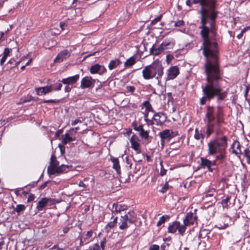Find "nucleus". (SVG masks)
Segmentation results:
<instances>
[{
    "label": "nucleus",
    "instance_id": "nucleus-1",
    "mask_svg": "<svg viewBox=\"0 0 250 250\" xmlns=\"http://www.w3.org/2000/svg\"><path fill=\"white\" fill-rule=\"evenodd\" d=\"M194 4H200V34L203 40L201 49L207 58L205 63L207 75L205 85H219L221 79L217 63L218 43L215 38V20L217 13L215 11L216 0H193Z\"/></svg>",
    "mask_w": 250,
    "mask_h": 250
},
{
    "label": "nucleus",
    "instance_id": "nucleus-2",
    "mask_svg": "<svg viewBox=\"0 0 250 250\" xmlns=\"http://www.w3.org/2000/svg\"><path fill=\"white\" fill-rule=\"evenodd\" d=\"M206 117L207 125L206 130L207 137H208L213 132H216V133L219 134V126L223 122L221 108L220 107L214 108L213 107L208 106Z\"/></svg>",
    "mask_w": 250,
    "mask_h": 250
},
{
    "label": "nucleus",
    "instance_id": "nucleus-3",
    "mask_svg": "<svg viewBox=\"0 0 250 250\" xmlns=\"http://www.w3.org/2000/svg\"><path fill=\"white\" fill-rule=\"evenodd\" d=\"M208 154L211 155H216V161L222 162L226 157V148L228 146L227 137H222L211 140L208 144Z\"/></svg>",
    "mask_w": 250,
    "mask_h": 250
},
{
    "label": "nucleus",
    "instance_id": "nucleus-4",
    "mask_svg": "<svg viewBox=\"0 0 250 250\" xmlns=\"http://www.w3.org/2000/svg\"><path fill=\"white\" fill-rule=\"evenodd\" d=\"M163 67L162 63L158 60L145 67L142 71L143 78L145 80H150L155 78L159 81V79L163 76Z\"/></svg>",
    "mask_w": 250,
    "mask_h": 250
},
{
    "label": "nucleus",
    "instance_id": "nucleus-5",
    "mask_svg": "<svg viewBox=\"0 0 250 250\" xmlns=\"http://www.w3.org/2000/svg\"><path fill=\"white\" fill-rule=\"evenodd\" d=\"M69 167L67 165H61L59 166V162L57 160L56 157L52 154L51 157L50 166L48 167L49 174H60L67 172Z\"/></svg>",
    "mask_w": 250,
    "mask_h": 250
},
{
    "label": "nucleus",
    "instance_id": "nucleus-6",
    "mask_svg": "<svg viewBox=\"0 0 250 250\" xmlns=\"http://www.w3.org/2000/svg\"><path fill=\"white\" fill-rule=\"evenodd\" d=\"M167 229L168 232L171 233H174L178 230L179 233L183 235L186 231V227L185 225L181 224L178 221H175L169 224Z\"/></svg>",
    "mask_w": 250,
    "mask_h": 250
},
{
    "label": "nucleus",
    "instance_id": "nucleus-7",
    "mask_svg": "<svg viewBox=\"0 0 250 250\" xmlns=\"http://www.w3.org/2000/svg\"><path fill=\"white\" fill-rule=\"evenodd\" d=\"M133 223V221L130 217V212L124 216H121L120 219L119 229H125L128 227V225Z\"/></svg>",
    "mask_w": 250,
    "mask_h": 250
},
{
    "label": "nucleus",
    "instance_id": "nucleus-8",
    "mask_svg": "<svg viewBox=\"0 0 250 250\" xmlns=\"http://www.w3.org/2000/svg\"><path fill=\"white\" fill-rule=\"evenodd\" d=\"M178 135V131H173L170 129H166L159 133L162 142H164L165 140H169Z\"/></svg>",
    "mask_w": 250,
    "mask_h": 250
},
{
    "label": "nucleus",
    "instance_id": "nucleus-9",
    "mask_svg": "<svg viewBox=\"0 0 250 250\" xmlns=\"http://www.w3.org/2000/svg\"><path fill=\"white\" fill-rule=\"evenodd\" d=\"M95 83V80L91 77L85 76L82 79L80 86L82 89L91 88L94 86Z\"/></svg>",
    "mask_w": 250,
    "mask_h": 250
},
{
    "label": "nucleus",
    "instance_id": "nucleus-10",
    "mask_svg": "<svg viewBox=\"0 0 250 250\" xmlns=\"http://www.w3.org/2000/svg\"><path fill=\"white\" fill-rule=\"evenodd\" d=\"M197 215L195 212H190L187 214L186 217L183 220L184 224L185 227L187 226L194 225L196 223Z\"/></svg>",
    "mask_w": 250,
    "mask_h": 250
},
{
    "label": "nucleus",
    "instance_id": "nucleus-11",
    "mask_svg": "<svg viewBox=\"0 0 250 250\" xmlns=\"http://www.w3.org/2000/svg\"><path fill=\"white\" fill-rule=\"evenodd\" d=\"M131 148L134 150L137 154L141 153L140 140L138 137L133 135L130 139Z\"/></svg>",
    "mask_w": 250,
    "mask_h": 250
},
{
    "label": "nucleus",
    "instance_id": "nucleus-12",
    "mask_svg": "<svg viewBox=\"0 0 250 250\" xmlns=\"http://www.w3.org/2000/svg\"><path fill=\"white\" fill-rule=\"evenodd\" d=\"M89 71L92 74H99L102 75L106 71V69L104 65L97 63L91 66Z\"/></svg>",
    "mask_w": 250,
    "mask_h": 250
},
{
    "label": "nucleus",
    "instance_id": "nucleus-13",
    "mask_svg": "<svg viewBox=\"0 0 250 250\" xmlns=\"http://www.w3.org/2000/svg\"><path fill=\"white\" fill-rule=\"evenodd\" d=\"M54 204V201L51 198H43L38 203L37 208L38 210H42L45 207Z\"/></svg>",
    "mask_w": 250,
    "mask_h": 250
},
{
    "label": "nucleus",
    "instance_id": "nucleus-14",
    "mask_svg": "<svg viewBox=\"0 0 250 250\" xmlns=\"http://www.w3.org/2000/svg\"><path fill=\"white\" fill-rule=\"evenodd\" d=\"M70 50H63L58 54L56 58L54 59V62H62L64 60L68 58L70 56Z\"/></svg>",
    "mask_w": 250,
    "mask_h": 250
},
{
    "label": "nucleus",
    "instance_id": "nucleus-15",
    "mask_svg": "<svg viewBox=\"0 0 250 250\" xmlns=\"http://www.w3.org/2000/svg\"><path fill=\"white\" fill-rule=\"evenodd\" d=\"M153 120L157 125H161L166 121L167 117L163 113L159 112L153 116Z\"/></svg>",
    "mask_w": 250,
    "mask_h": 250
},
{
    "label": "nucleus",
    "instance_id": "nucleus-16",
    "mask_svg": "<svg viewBox=\"0 0 250 250\" xmlns=\"http://www.w3.org/2000/svg\"><path fill=\"white\" fill-rule=\"evenodd\" d=\"M179 73V68L177 66H171L167 70V77L169 80L174 79Z\"/></svg>",
    "mask_w": 250,
    "mask_h": 250
},
{
    "label": "nucleus",
    "instance_id": "nucleus-17",
    "mask_svg": "<svg viewBox=\"0 0 250 250\" xmlns=\"http://www.w3.org/2000/svg\"><path fill=\"white\" fill-rule=\"evenodd\" d=\"M175 41L172 38L165 40L162 43V47L164 50L172 49L175 45Z\"/></svg>",
    "mask_w": 250,
    "mask_h": 250
},
{
    "label": "nucleus",
    "instance_id": "nucleus-18",
    "mask_svg": "<svg viewBox=\"0 0 250 250\" xmlns=\"http://www.w3.org/2000/svg\"><path fill=\"white\" fill-rule=\"evenodd\" d=\"M53 90L51 85L46 86L44 87H41L36 88V91L38 95H45L50 92Z\"/></svg>",
    "mask_w": 250,
    "mask_h": 250
},
{
    "label": "nucleus",
    "instance_id": "nucleus-19",
    "mask_svg": "<svg viewBox=\"0 0 250 250\" xmlns=\"http://www.w3.org/2000/svg\"><path fill=\"white\" fill-rule=\"evenodd\" d=\"M134 129L135 130L139 132V134L142 138L145 139L148 138L149 131L145 130L142 125L135 127Z\"/></svg>",
    "mask_w": 250,
    "mask_h": 250
},
{
    "label": "nucleus",
    "instance_id": "nucleus-20",
    "mask_svg": "<svg viewBox=\"0 0 250 250\" xmlns=\"http://www.w3.org/2000/svg\"><path fill=\"white\" fill-rule=\"evenodd\" d=\"M72 133H70L69 132L66 133L62 136V142L63 145H65L68 143L72 142L75 140V137H72Z\"/></svg>",
    "mask_w": 250,
    "mask_h": 250
},
{
    "label": "nucleus",
    "instance_id": "nucleus-21",
    "mask_svg": "<svg viewBox=\"0 0 250 250\" xmlns=\"http://www.w3.org/2000/svg\"><path fill=\"white\" fill-rule=\"evenodd\" d=\"M80 76L79 74L75 76L69 77L62 80V83L65 84H73L75 83L79 79Z\"/></svg>",
    "mask_w": 250,
    "mask_h": 250
},
{
    "label": "nucleus",
    "instance_id": "nucleus-22",
    "mask_svg": "<svg viewBox=\"0 0 250 250\" xmlns=\"http://www.w3.org/2000/svg\"><path fill=\"white\" fill-rule=\"evenodd\" d=\"M201 165L202 166V167H207L208 168V169L210 171H212V169L211 168V166L212 165H215V163L216 161L215 160L213 162H212L204 158H201Z\"/></svg>",
    "mask_w": 250,
    "mask_h": 250
},
{
    "label": "nucleus",
    "instance_id": "nucleus-23",
    "mask_svg": "<svg viewBox=\"0 0 250 250\" xmlns=\"http://www.w3.org/2000/svg\"><path fill=\"white\" fill-rule=\"evenodd\" d=\"M127 207L125 205H118V204H113L111 211L113 213H119L121 211H124L126 209Z\"/></svg>",
    "mask_w": 250,
    "mask_h": 250
},
{
    "label": "nucleus",
    "instance_id": "nucleus-24",
    "mask_svg": "<svg viewBox=\"0 0 250 250\" xmlns=\"http://www.w3.org/2000/svg\"><path fill=\"white\" fill-rule=\"evenodd\" d=\"M121 63V62L119 59L112 60L110 61L108 64V68L110 70H113L120 65Z\"/></svg>",
    "mask_w": 250,
    "mask_h": 250
},
{
    "label": "nucleus",
    "instance_id": "nucleus-25",
    "mask_svg": "<svg viewBox=\"0 0 250 250\" xmlns=\"http://www.w3.org/2000/svg\"><path fill=\"white\" fill-rule=\"evenodd\" d=\"M111 160L113 163V168L119 174L121 172V167L118 158L112 157Z\"/></svg>",
    "mask_w": 250,
    "mask_h": 250
},
{
    "label": "nucleus",
    "instance_id": "nucleus-26",
    "mask_svg": "<svg viewBox=\"0 0 250 250\" xmlns=\"http://www.w3.org/2000/svg\"><path fill=\"white\" fill-rule=\"evenodd\" d=\"M194 138L196 140L200 141L201 142H202V141L204 138V135L202 133L201 130H199L198 129L196 128L195 130Z\"/></svg>",
    "mask_w": 250,
    "mask_h": 250
},
{
    "label": "nucleus",
    "instance_id": "nucleus-27",
    "mask_svg": "<svg viewBox=\"0 0 250 250\" xmlns=\"http://www.w3.org/2000/svg\"><path fill=\"white\" fill-rule=\"evenodd\" d=\"M167 152L169 156H173L179 153V150L177 147H173L170 146L167 150Z\"/></svg>",
    "mask_w": 250,
    "mask_h": 250
},
{
    "label": "nucleus",
    "instance_id": "nucleus-28",
    "mask_svg": "<svg viewBox=\"0 0 250 250\" xmlns=\"http://www.w3.org/2000/svg\"><path fill=\"white\" fill-rule=\"evenodd\" d=\"M240 145L238 142H234L232 145V152L236 154H239L241 153L240 149Z\"/></svg>",
    "mask_w": 250,
    "mask_h": 250
},
{
    "label": "nucleus",
    "instance_id": "nucleus-29",
    "mask_svg": "<svg viewBox=\"0 0 250 250\" xmlns=\"http://www.w3.org/2000/svg\"><path fill=\"white\" fill-rule=\"evenodd\" d=\"M165 50L164 48H162V45L161 44L160 46H159L157 48H152L151 50V51L152 53L154 55H158L161 53H162L163 52H164Z\"/></svg>",
    "mask_w": 250,
    "mask_h": 250
},
{
    "label": "nucleus",
    "instance_id": "nucleus-30",
    "mask_svg": "<svg viewBox=\"0 0 250 250\" xmlns=\"http://www.w3.org/2000/svg\"><path fill=\"white\" fill-rule=\"evenodd\" d=\"M33 98L32 96H27L21 98L17 104H22L31 101Z\"/></svg>",
    "mask_w": 250,
    "mask_h": 250
},
{
    "label": "nucleus",
    "instance_id": "nucleus-31",
    "mask_svg": "<svg viewBox=\"0 0 250 250\" xmlns=\"http://www.w3.org/2000/svg\"><path fill=\"white\" fill-rule=\"evenodd\" d=\"M135 63V59L131 57L126 60L125 62V67L131 66Z\"/></svg>",
    "mask_w": 250,
    "mask_h": 250
},
{
    "label": "nucleus",
    "instance_id": "nucleus-32",
    "mask_svg": "<svg viewBox=\"0 0 250 250\" xmlns=\"http://www.w3.org/2000/svg\"><path fill=\"white\" fill-rule=\"evenodd\" d=\"M169 217L167 215H163L162 217H161L157 223V226L159 227L162 224L164 223L167 219H168Z\"/></svg>",
    "mask_w": 250,
    "mask_h": 250
},
{
    "label": "nucleus",
    "instance_id": "nucleus-33",
    "mask_svg": "<svg viewBox=\"0 0 250 250\" xmlns=\"http://www.w3.org/2000/svg\"><path fill=\"white\" fill-rule=\"evenodd\" d=\"M25 209V207L24 205L19 204L16 206V207L14 208V210L19 214L21 211H23Z\"/></svg>",
    "mask_w": 250,
    "mask_h": 250
},
{
    "label": "nucleus",
    "instance_id": "nucleus-34",
    "mask_svg": "<svg viewBox=\"0 0 250 250\" xmlns=\"http://www.w3.org/2000/svg\"><path fill=\"white\" fill-rule=\"evenodd\" d=\"M143 105L145 107V110L148 111H153L152 108L150 103L147 101H145L143 103Z\"/></svg>",
    "mask_w": 250,
    "mask_h": 250
},
{
    "label": "nucleus",
    "instance_id": "nucleus-35",
    "mask_svg": "<svg viewBox=\"0 0 250 250\" xmlns=\"http://www.w3.org/2000/svg\"><path fill=\"white\" fill-rule=\"evenodd\" d=\"M245 156L247 158V162L248 164H250V151L249 149L246 148L244 150Z\"/></svg>",
    "mask_w": 250,
    "mask_h": 250
},
{
    "label": "nucleus",
    "instance_id": "nucleus-36",
    "mask_svg": "<svg viewBox=\"0 0 250 250\" xmlns=\"http://www.w3.org/2000/svg\"><path fill=\"white\" fill-rule=\"evenodd\" d=\"M215 192V189L213 188L209 189L207 192L205 198H208V197H213L214 193Z\"/></svg>",
    "mask_w": 250,
    "mask_h": 250
},
{
    "label": "nucleus",
    "instance_id": "nucleus-37",
    "mask_svg": "<svg viewBox=\"0 0 250 250\" xmlns=\"http://www.w3.org/2000/svg\"><path fill=\"white\" fill-rule=\"evenodd\" d=\"M117 217H116L113 221L112 222H109V223H108L106 226V228L107 227H109V228H113L115 224H116L117 222Z\"/></svg>",
    "mask_w": 250,
    "mask_h": 250
},
{
    "label": "nucleus",
    "instance_id": "nucleus-38",
    "mask_svg": "<svg viewBox=\"0 0 250 250\" xmlns=\"http://www.w3.org/2000/svg\"><path fill=\"white\" fill-rule=\"evenodd\" d=\"M230 200V197H227L226 199H224L222 202V204L223 205V208H227L228 206V203Z\"/></svg>",
    "mask_w": 250,
    "mask_h": 250
},
{
    "label": "nucleus",
    "instance_id": "nucleus-39",
    "mask_svg": "<svg viewBox=\"0 0 250 250\" xmlns=\"http://www.w3.org/2000/svg\"><path fill=\"white\" fill-rule=\"evenodd\" d=\"M90 250H101L100 247L98 244H95L92 246H91L90 249Z\"/></svg>",
    "mask_w": 250,
    "mask_h": 250
},
{
    "label": "nucleus",
    "instance_id": "nucleus-40",
    "mask_svg": "<svg viewBox=\"0 0 250 250\" xmlns=\"http://www.w3.org/2000/svg\"><path fill=\"white\" fill-rule=\"evenodd\" d=\"M93 234V231L92 230H90L87 232L86 234H85V238L84 239H88L90 238Z\"/></svg>",
    "mask_w": 250,
    "mask_h": 250
},
{
    "label": "nucleus",
    "instance_id": "nucleus-41",
    "mask_svg": "<svg viewBox=\"0 0 250 250\" xmlns=\"http://www.w3.org/2000/svg\"><path fill=\"white\" fill-rule=\"evenodd\" d=\"M184 23V22L183 20H179L175 23L174 25L176 27H180L183 25Z\"/></svg>",
    "mask_w": 250,
    "mask_h": 250
},
{
    "label": "nucleus",
    "instance_id": "nucleus-42",
    "mask_svg": "<svg viewBox=\"0 0 250 250\" xmlns=\"http://www.w3.org/2000/svg\"><path fill=\"white\" fill-rule=\"evenodd\" d=\"M126 89L127 92L132 93L135 90V87L133 86H127Z\"/></svg>",
    "mask_w": 250,
    "mask_h": 250
},
{
    "label": "nucleus",
    "instance_id": "nucleus-43",
    "mask_svg": "<svg viewBox=\"0 0 250 250\" xmlns=\"http://www.w3.org/2000/svg\"><path fill=\"white\" fill-rule=\"evenodd\" d=\"M11 50L7 48H5L4 51L3 52V56L7 57L9 55Z\"/></svg>",
    "mask_w": 250,
    "mask_h": 250
},
{
    "label": "nucleus",
    "instance_id": "nucleus-44",
    "mask_svg": "<svg viewBox=\"0 0 250 250\" xmlns=\"http://www.w3.org/2000/svg\"><path fill=\"white\" fill-rule=\"evenodd\" d=\"M162 16H159V17H157L155 19H154L153 20L151 21V24H156L158 21H160L161 19Z\"/></svg>",
    "mask_w": 250,
    "mask_h": 250
},
{
    "label": "nucleus",
    "instance_id": "nucleus-45",
    "mask_svg": "<svg viewBox=\"0 0 250 250\" xmlns=\"http://www.w3.org/2000/svg\"><path fill=\"white\" fill-rule=\"evenodd\" d=\"M106 240L105 237H104L101 241V246L103 250L104 249L105 244L106 243Z\"/></svg>",
    "mask_w": 250,
    "mask_h": 250
},
{
    "label": "nucleus",
    "instance_id": "nucleus-46",
    "mask_svg": "<svg viewBox=\"0 0 250 250\" xmlns=\"http://www.w3.org/2000/svg\"><path fill=\"white\" fill-rule=\"evenodd\" d=\"M159 246L157 245H152L150 248L149 250H159Z\"/></svg>",
    "mask_w": 250,
    "mask_h": 250
},
{
    "label": "nucleus",
    "instance_id": "nucleus-47",
    "mask_svg": "<svg viewBox=\"0 0 250 250\" xmlns=\"http://www.w3.org/2000/svg\"><path fill=\"white\" fill-rule=\"evenodd\" d=\"M62 87V84L61 83H58L55 84L54 87V89L56 90H61V88Z\"/></svg>",
    "mask_w": 250,
    "mask_h": 250
},
{
    "label": "nucleus",
    "instance_id": "nucleus-48",
    "mask_svg": "<svg viewBox=\"0 0 250 250\" xmlns=\"http://www.w3.org/2000/svg\"><path fill=\"white\" fill-rule=\"evenodd\" d=\"M168 184L167 183H166L164 186H163V188H162V189L161 190V192H163V193H164L166 191V190H167V189L168 188Z\"/></svg>",
    "mask_w": 250,
    "mask_h": 250
},
{
    "label": "nucleus",
    "instance_id": "nucleus-49",
    "mask_svg": "<svg viewBox=\"0 0 250 250\" xmlns=\"http://www.w3.org/2000/svg\"><path fill=\"white\" fill-rule=\"evenodd\" d=\"M149 112V111H146V110H145L143 112V114H144L145 120L146 121H147V117L148 116Z\"/></svg>",
    "mask_w": 250,
    "mask_h": 250
},
{
    "label": "nucleus",
    "instance_id": "nucleus-50",
    "mask_svg": "<svg viewBox=\"0 0 250 250\" xmlns=\"http://www.w3.org/2000/svg\"><path fill=\"white\" fill-rule=\"evenodd\" d=\"M58 102V100H45L43 101L44 103H56Z\"/></svg>",
    "mask_w": 250,
    "mask_h": 250
},
{
    "label": "nucleus",
    "instance_id": "nucleus-51",
    "mask_svg": "<svg viewBox=\"0 0 250 250\" xmlns=\"http://www.w3.org/2000/svg\"><path fill=\"white\" fill-rule=\"evenodd\" d=\"M173 59V57L172 55H167L166 56V59L167 62L168 63L169 61L172 60Z\"/></svg>",
    "mask_w": 250,
    "mask_h": 250
},
{
    "label": "nucleus",
    "instance_id": "nucleus-52",
    "mask_svg": "<svg viewBox=\"0 0 250 250\" xmlns=\"http://www.w3.org/2000/svg\"><path fill=\"white\" fill-rule=\"evenodd\" d=\"M186 3L187 5L190 7L193 3H194L193 2V0L192 1L191 0H187L186 1Z\"/></svg>",
    "mask_w": 250,
    "mask_h": 250
},
{
    "label": "nucleus",
    "instance_id": "nucleus-53",
    "mask_svg": "<svg viewBox=\"0 0 250 250\" xmlns=\"http://www.w3.org/2000/svg\"><path fill=\"white\" fill-rule=\"evenodd\" d=\"M79 129V127H76L75 128H71L69 130V132L70 133H72V132L73 131H75V133H76L77 132V131Z\"/></svg>",
    "mask_w": 250,
    "mask_h": 250
},
{
    "label": "nucleus",
    "instance_id": "nucleus-54",
    "mask_svg": "<svg viewBox=\"0 0 250 250\" xmlns=\"http://www.w3.org/2000/svg\"><path fill=\"white\" fill-rule=\"evenodd\" d=\"M79 123H82V121L79 119H76L72 122L71 125H75Z\"/></svg>",
    "mask_w": 250,
    "mask_h": 250
},
{
    "label": "nucleus",
    "instance_id": "nucleus-55",
    "mask_svg": "<svg viewBox=\"0 0 250 250\" xmlns=\"http://www.w3.org/2000/svg\"><path fill=\"white\" fill-rule=\"evenodd\" d=\"M6 58L7 57H6L4 56H2V57L1 58V59H0V63L1 65H2L3 64V63L5 62Z\"/></svg>",
    "mask_w": 250,
    "mask_h": 250
},
{
    "label": "nucleus",
    "instance_id": "nucleus-56",
    "mask_svg": "<svg viewBox=\"0 0 250 250\" xmlns=\"http://www.w3.org/2000/svg\"><path fill=\"white\" fill-rule=\"evenodd\" d=\"M227 227H228V225L227 224H224L223 226V225H218V226H217V227L219 229H224L226 228Z\"/></svg>",
    "mask_w": 250,
    "mask_h": 250
},
{
    "label": "nucleus",
    "instance_id": "nucleus-57",
    "mask_svg": "<svg viewBox=\"0 0 250 250\" xmlns=\"http://www.w3.org/2000/svg\"><path fill=\"white\" fill-rule=\"evenodd\" d=\"M59 146L60 147L61 152L62 154H63L64 153V147L61 146V145H59Z\"/></svg>",
    "mask_w": 250,
    "mask_h": 250
},
{
    "label": "nucleus",
    "instance_id": "nucleus-58",
    "mask_svg": "<svg viewBox=\"0 0 250 250\" xmlns=\"http://www.w3.org/2000/svg\"><path fill=\"white\" fill-rule=\"evenodd\" d=\"M78 186L80 187H83V188H86V185H85L84 183H83V182L82 181H80L78 184Z\"/></svg>",
    "mask_w": 250,
    "mask_h": 250
},
{
    "label": "nucleus",
    "instance_id": "nucleus-59",
    "mask_svg": "<svg viewBox=\"0 0 250 250\" xmlns=\"http://www.w3.org/2000/svg\"><path fill=\"white\" fill-rule=\"evenodd\" d=\"M62 132V131L61 130H58L56 132V134H55V136L56 137H58L60 134Z\"/></svg>",
    "mask_w": 250,
    "mask_h": 250
},
{
    "label": "nucleus",
    "instance_id": "nucleus-60",
    "mask_svg": "<svg viewBox=\"0 0 250 250\" xmlns=\"http://www.w3.org/2000/svg\"><path fill=\"white\" fill-rule=\"evenodd\" d=\"M250 29V26H247L246 27H245L244 28H243L242 30V33H245L247 30H248V29Z\"/></svg>",
    "mask_w": 250,
    "mask_h": 250
},
{
    "label": "nucleus",
    "instance_id": "nucleus-61",
    "mask_svg": "<svg viewBox=\"0 0 250 250\" xmlns=\"http://www.w3.org/2000/svg\"><path fill=\"white\" fill-rule=\"evenodd\" d=\"M71 88L69 87L68 86H67L65 87V91L68 92L70 91Z\"/></svg>",
    "mask_w": 250,
    "mask_h": 250
},
{
    "label": "nucleus",
    "instance_id": "nucleus-62",
    "mask_svg": "<svg viewBox=\"0 0 250 250\" xmlns=\"http://www.w3.org/2000/svg\"><path fill=\"white\" fill-rule=\"evenodd\" d=\"M48 182H46L45 183H44L43 184H42V185L41 186V189H43L47 185Z\"/></svg>",
    "mask_w": 250,
    "mask_h": 250
},
{
    "label": "nucleus",
    "instance_id": "nucleus-63",
    "mask_svg": "<svg viewBox=\"0 0 250 250\" xmlns=\"http://www.w3.org/2000/svg\"><path fill=\"white\" fill-rule=\"evenodd\" d=\"M69 230V228L65 227L63 228V231L64 233H67Z\"/></svg>",
    "mask_w": 250,
    "mask_h": 250
},
{
    "label": "nucleus",
    "instance_id": "nucleus-64",
    "mask_svg": "<svg viewBox=\"0 0 250 250\" xmlns=\"http://www.w3.org/2000/svg\"><path fill=\"white\" fill-rule=\"evenodd\" d=\"M146 160L147 162H150L151 161V158L150 156H149L148 155H146Z\"/></svg>",
    "mask_w": 250,
    "mask_h": 250
}]
</instances>
